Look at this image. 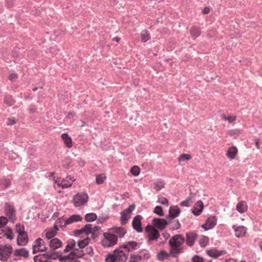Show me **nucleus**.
Segmentation results:
<instances>
[{
    "mask_svg": "<svg viewBox=\"0 0 262 262\" xmlns=\"http://www.w3.org/2000/svg\"><path fill=\"white\" fill-rule=\"evenodd\" d=\"M131 173L134 176H138L140 172V168L137 166H134L130 170Z\"/></svg>",
    "mask_w": 262,
    "mask_h": 262,
    "instance_id": "45",
    "label": "nucleus"
},
{
    "mask_svg": "<svg viewBox=\"0 0 262 262\" xmlns=\"http://www.w3.org/2000/svg\"><path fill=\"white\" fill-rule=\"evenodd\" d=\"M208 242V239L207 238L203 239V240H200V244L202 247H205Z\"/></svg>",
    "mask_w": 262,
    "mask_h": 262,
    "instance_id": "58",
    "label": "nucleus"
},
{
    "mask_svg": "<svg viewBox=\"0 0 262 262\" xmlns=\"http://www.w3.org/2000/svg\"><path fill=\"white\" fill-rule=\"evenodd\" d=\"M210 9L208 7H205L203 10L204 14H207L209 12Z\"/></svg>",
    "mask_w": 262,
    "mask_h": 262,
    "instance_id": "62",
    "label": "nucleus"
},
{
    "mask_svg": "<svg viewBox=\"0 0 262 262\" xmlns=\"http://www.w3.org/2000/svg\"><path fill=\"white\" fill-rule=\"evenodd\" d=\"M180 213V209L177 206H172L169 207V214L166 216V219L170 221L179 215Z\"/></svg>",
    "mask_w": 262,
    "mask_h": 262,
    "instance_id": "14",
    "label": "nucleus"
},
{
    "mask_svg": "<svg viewBox=\"0 0 262 262\" xmlns=\"http://www.w3.org/2000/svg\"><path fill=\"white\" fill-rule=\"evenodd\" d=\"M16 123V120L14 117H11L7 119V124L12 125Z\"/></svg>",
    "mask_w": 262,
    "mask_h": 262,
    "instance_id": "53",
    "label": "nucleus"
},
{
    "mask_svg": "<svg viewBox=\"0 0 262 262\" xmlns=\"http://www.w3.org/2000/svg\"><path fill=\"white\" fill-rule=\"evenodd\" d=\"M130 217V214L125 212L124 210L121 212L120 222L122 225L126 224L129 219Z\"/></svg>",
    "mask_w": 262,
    "mask_h": 262,
    "instance_id": "30",
    "label": "nucleus"
},
{
    "mask_svg": "<svg viewBox=\"0 0 262 262\" xmlns=\"http://www.w3.org/2000/svg\"><path fill=\"white\" fill-rule=\"evenodd\" d=\"M61 138L63 140L66 145L68 148H71L72 146V139L67 133L62 134L61 135Z\"/></svg>",
    "mask_w": 262,
    "mask_h": 262,
    "instance_id": "29",
    "label": "nucleus"
},
{
    "mask_svg": "<svg viewBox=\"0 0 262 262\" xmlns=\"http://www.w3.org/2000/svg\"><path fill=\"white\" fill-rule=\"evenodd\" d=\"M68 247H70L71 249L73 250L69 255L64 256L61 257L60 260H63L66 262H72V260L75 259L76 257H81L83 255V253L81 252H79L78 249L76 247V243L73 239H70L67 243Z\"/></svg>",
    "mask_w": 262,
    "mask_h": 262,
    "instance_id": "2",
    "label": "nucleus"
},
{
    "mask_svg": "<svg viewBox=\"0 0 262 262\" xmlns=\"http://www.w3.org/2000/svg\"><path fill=\"white\" fill-rule=\"evenodd\" d=\"M138 244L135 241H129L121 246V248L125 250L127 252H132L138 248Z\"/></svg>",
    "mask_w": 262,
    "mask_h": 262,
    "instance_id": "15",
    "label": "nucleus"
},
{
    "mask_svg": "<svg viewBox=\"0 0 262 262\" xmlns=\"http://www.w3.org/2000/svg\"><path fill=\"white\" fill-rule=\"evenodd\" d=\"M171 256L170 252H167L164 250H161L157 254L159 260H163L168 259Z\"/></svg>",
    "mask_w": 262,
    "mask_h": 262,
    "instance_id": "31",
    "label": "nucleus"
},
{
    "mask_svg": "<svg viewBox=\"0 0 262 262\" xmlns=\"http://www.w3.org/2000/svg\"><path fill=\"white\" fill-rule=\"evenodd\" d=\"M141 40L142 42H146L150 38V35L146 30L142 31L141 33Z\"/></svg>",
    "mask_w": 262,
    "mask_h": 262,
    "instance_id": "37",
    "label": "nucleus"
},
{
    "mask_svg": "<svg viewBox=\"0 0 262 262\" xmlns=\"http://www.w3.org/2000/svg\"><path fill=\"white\" fill-rule=\"evenodd\" d=\"M116 262H125L127 259L128 254L125 253L121 246L114 251Z\"/></svg>",
    "mask_w": 262,
    "mask_h": 262,
    "instance_id": "9",
    "label": "nucleus"
},
{
    "mask_svg": "<svg viewBox=\"0 0 262 262\" xmlns=\"http://www.w3.org/2000/svg\"><path fill=\"white\" fill-rule=\"evenodd\" d=\"M221 118L224 120L228 121L229 123H232L236 120L235 116H226L224 114L221 115Z\"/></svg>",
    "mask_w": 262,
    "mask_h": 262,
    "instance_id": "41",
    "label": "nucleus"
},
{
    "mask_svg": "<svg viewBox=\"0 0 262 262\" xmlns=\"http://www.w3.org/2000/svg\"><path fill=\"white\" fill-rule=\"evenodd\" d=\"M186 235L187 245L189 246H192L196 237V234L192 233H187Z\"/></svg>",
    "mask_w": 262,
    "mask_h": 262,
    "instance_id": "28",
    "label": "nucleus"
},
{
    "mask_svg": "<svg viewBox=\"0 0 262 262\" xmlns=\"http://www.w3.org/2000/svg\"><path fill=\"white\" fill-rule=\"evenodd\" d=\"M171 256L176 257L183 250L184 238L181 234L173 236L168 241Z\"/></svg>",
    "mask_w": 262,
    "mask_h": 262,
    "instance_id": "1",
    "label": "nucleus"
},
{
    "mask_svg": "<svg viewBox=\"0 0 262 262\" xmlns=\"http://www.w3.org/2000/svg\"><path fill=\"white\" fill-rule=\"evenodd\" d=\"M12 252V248L11 246H3L0 249V259L2 260H6L7 259Z\"/></svg>",
    "mask_w": 262,
    "mask_h": 262,
    "instance_id": "8",
    "label": "nucleus"
},
{
    "mask_svg": "<svg viewBox=\"0 0 262 262\" xmlns=\"http://www.w3.org/2000/svg\"><path fill=\"white\" fill-rule=\"evenodd\" d=\"M97 215L94 213H87L85 215V220L86 222H93L97 219Z\"/></svg>",
    "mask_w": 262,
    "mask_h": 262,
    "instance_id": "36",
    "label": "nucleus"
},
{
    "mask_svg": "<svg viewBox=\"0 0 262 262\" xmlns=\"http://www.w3.org/2000/svg\"><path fill=\"white\" fill-rule=\"evenodd\" d=\"M191 159V156L190 155L183 154L179 156V157L178 158V160L180 162H183L190 160Z\"/></svg>",
    "mask_w": 262,
    "mask_h": 262,
    "instance_id": "43",
    "label": "nucleus"
},
{
    "mask_svg": "<svg viewBox=\"0 0 262 262\" xmlns=\"http://www.w3.org/2000/svg\"><path fill=\"white\" fill-rule=\"evenodd\" d=\"M89 196L86 193L79 192L73 198V204L75 207H78L85 204L88 201Z\"/></svg>",
    "mask_w": 262,
    "mask_h": 262,
    "instance_id": "4",
    "label": "nucleus"
},
{
    "mask_svg": "<svg viewBox=\"0 0 262 262\" xmlns=\"http://www.w3.org/2000/svg\"><path fill=\"white\" fill-rule=\"evenodd\" d=\"M204 208V204L201 200L195 203L192 209V212L195 216L199 215Z\"/></svg>",
    "mask_w": 262,
    "mask_h": 262,
    "instance_id": "17",
    "label": "nucleus"
},
{
    "mask_svg": "<svg viewBox=\"0 0 262 262\" xmlns=\"http://www.w3.org/2000/svg\"><path fill=\"white\" fill-rule=\"evenodd\" d=\"M54 183L57 184L58 186L61 187L62 188H69L72 185V182H70L68 179H63L61 181H60L59 180H58V179L55 180V178L54 177Z\"/></svg>",
    "mask_w": 262,
    "mask_h": 262,
    "instance_id": "20",
    "label": "nucleus"
},
{
    "mask_svg": "<svg viewBox=\"0 0 262 262\" xmlns=\"http://www.w3.org/2000/svg\"><path fill=\"white\" fill-rule=\"evenodd\" d=\"M235 230V235L237 237H241L244 236L246 233V228L243 226H239L237 228L233 226Z\"/></svg>",
    "mask_w": 262,
    "mask_h": 262,
    "instance_id": "24",
    "label": "nucleus"
},
{
    "mask_svg": "<svg viewBox=\"0 0 262 262\" xmlns=\"http://www.w3.org/2000/svg\"><path fill=\"white\" fill-rule=\"evenodd\" d=\"M192 259L193 262H203V258L196 255L194 256Z\"/></svg>",
    "mask_w": 262,
    "mask_h": 262,
    "instance_id": "56",
    "label": "nucleus"
},
{
    "mask_svg": "<svg viewBox=\"0 0 262 262\" xmlns=\"http://www.w3.org/2000/svg\"><path fill=\"white\" fill-rule=\"evenodd\" d=\"M193 194L192 193H190L189 196L184 201H182L180 205L182 206L188 207L189 206V202L191 200V199L193 197Z\"/></svg>",
    "mask_w": 262,
    "mask_h": 262,
    "instance_id": "42",
    "label": "nucleus"
},
{
    "mask_svg": "<svg viewBox=\"0 0 262 262\" xmlns=\"http://www.w3.org/2000/svg\"><path fill=\"white\" fill-rule=\"evenodd\" d=\"M106 179V177L104 174H100L96 176V183L98 184H102Z\"/></svg>",
    "mask_w": 262,
    "mask_h": 262,
    "instance_id": "40",
    "label": "nucleus"
},
{
    "mask_svg": "<svg viewBox=\"0 0 262 262\" xmlns=\"http://www.w3.org/2000/svg\"><path fill=\"white\" fill-rule=\"evenodd\" d=\"M145 231L148 233L149 241H156L160 236L158 231L151 225H147L145 227Z\"/></svg>",
    "mask_w": 262,
    "mask_h": 262,
    "instance_id": "6",
    "label": "nucleus"
},
{
    "mask_svg": "<svg viewBox=\"0 0 262 262\" xmlns=\"http://www.w3.org/2000/svg\"><path fill=\"white\" fill-rule=\"evenodd\" d=\"M105 260L106 262H116L114 251L113 253L108 254L105 257Z\"/></svg>",
    "mask_w": 262,
    "mask_h": 262,
    "instance_id": "38",
    "label": "nucleus"
},
{
    "mask_svg": "<svg viewBox=\"0 0 262 262\" xmlns=\"http://www.w3.org/2000/svg\"><path fill=\"white\" fill-rule=\"evenodd\" d=\"M17 78V75L16 73H11L9 76V79L11 81H14Z\"/></svg>",
    "mask_w": 262,
    "mask_h": 262,
    "instance_id": "57",
    "label": "nucleus"
},
{
    "mask_svg": "<svg viewBox=\"0 0 262 262\" xmlns=\"http://www.w3.org/2000/svg\"><path fill=\"white\" fill-rule=\"evenodd\" d=\"M217 220L214 216H210L208 217L205 224L202 225L205 231L212 229L216 224Z\"/></svg>",
    "mask_w": 262,
    "mask_h": 262,
    "instance_id": "10",
    "label": "nucleus"
},
{
    "mask_svg": "<svg viewBox=\"0 0 262 262\" xmlns=\"http://www.w3.org/2000/svg\"><path fill=\"white\" fill-rule=\"evenodd\" d=\"M158 202L163 205H165L166 206L168 205V201L166 198L164 197H159Z\"/></svg>",
    "mask_w": 262,
    "mask_h": 262,
    "instance_id": "51",
    "label": "nucleus"
},
{
    "mask_svg": "<svg viewBox=\"0 0 262 262\" xmlns=\"http://www.w3.org/2000/svg\"><path fill=\"white\" fill-rule=\"evenodd\" d=\"M208 254L211 257L217 258L218 257L224 255L226 253V251L223 250H217L216 249H212L207 251Z\"/></svg>",
    "mask_w": 262,
    "mask_h": 262,
    "instance_id": "19",
    "label": "nucleus"
},
{
    "mask_svg": "<svg viewBox=\"0 0 262 262\" xmlns=\"http://www.w3.org/2000/svg\"><path fill=\"white\" fill-rule=\"evenodd\" d=\"M248 207L246 202H239L236 207V210L240 213H244L247 211Z\"/></svg>",
    "mask_w": 262,
    "mask_h": 262,
    "instance_id": "26",
    "label": "nucleus"
},
{
    "mask_svg": "<svg viewBox=\"0 0 262 262\" xmlns=\"http://www.w3.org/2000/svg\"><path fill=\"white\" fill-rule=\"evenodd\" d=\"M165 183L162 180H158L154 184V188L157 191H160L164 187Z\"/></svg>",
    "mask_w": 262,
    "mask_h": 262,
    "instance_id": "32",
    "label": "nucleus"
},
{
    "mask_svg": "<svg viewBox=\"0 0 262 262\" xmlns=\"http://www.w3.org/2000/svg\"><path fill=\"white\" fill-rule=\"evenodd\" d=\"M135 206L134 205H131L128 206V207L124 210L125 212H127L128 213L131 214L132 212L135 209Z\"/></svg>",
    "mask_w": 262,
    "mask_h": 262,
    "instance_id": "54",
    "label": "nucleus"
},
{
    "mask_svg": "<svg viewBox=\"0 0 262 262\" xmlns=\"http://www.w3.org/2000/svg\"><path fill=\"white\" fill-rule=\"evenodd\" d=\"M11 181L8 179H5L1 182V185L4 188H7L10 186Z\"/></svg>",
    "mask_w": 262,
    "mask_h": 262,
    "instance_id": "50",
    "label": "nucleus"
},
{
    "mask_svg": "<svg viewBox=\"0 0 262 262\" xmlns=\"http://www.w3.org/2000/svg\"><path fill=\"white\" fill-rule=\"evenodd\" d=\"M56 51H57V50L55 48L53 47V48H50V52L52 53L56 54H57Z\"/></svg>",
    "mask_w": 262,
    "mask_h": 262,
    "instance_id": "63",
    "label": "nucleus"
},
{
    "mask_svg": "<svg viewBox=\"0 0 262 262\" xmlns=\"http://www.w3.org/2000/svg\"><path fill=\"white\" fill-rule=\"evenodd\" d=\"M61 245V242L57 238L52 239L49 242V246L50 248L53 250L60 248Z\"/></svg>",
    "mask_w": 262,
    "mask_h": 262,
    "instance_id": "22",
    "label": "nucleus"
},
{
    "mask_svg": "<svg viewBox=\"0 0 262 262\" xmlns=\"http://www.w3.org/2000/svg\"><path fill=\"white\" fill-rule=\"evenodd\" d=\"M4 101L9 106L12 105L13 103V101L11 97H6Z\"/></svg>",
    "mask_w": 262,
    "mask_h": 262,
    "instance_id": "55",
    "label": "nucleus"
},
{
    "mask_svg": "<svg viewBox=\"0 0 262 262\" xmlns=\"http://www.w3.org/2000/svg\"><path fill=\"white\" fill-rule=\"evenodd\" d=\"M28 234L26 232L19 234L17 237V244L20 246H24L28 243Z\"/></svg>",
    "mask_w": 262,
    "mask_h": 262,
    "instance_id": "21",
    "label": "nucleus"
},
{
    "mask_svg": "<svg viewBox=\"0 0 262 262\" xmlns=\"http://www.w3.org/2000/svg\"><path fill=\"white\" fill-rule=\"evenodd\" d=\"M16 231L19 234L23 233L24 232H25V228L24 226L23 225H21L20 224H17L16 225Z\"/></svg>",
    "mask_w": 262,
    "mask_h": 262,
    "instance_id": "49",
    "label": "nucleus"
},
{
    "mask_svg": "<svg viewBox=\"0 0 262 262\" xmlns=\"http://www.w3.org/2000/svg\"><path fill=\"white\" fill-rule=\"evenodd\" d=\"M242 133V130L240 129H232L228 130V134L231 137H237L241 135Z\"/></svg>",
    "mask_w": 262,
    "mask_h": 262,
    "instance_id": "35",
    "label": "nucleus"
},
{
    "mask_svg": "<svg viewBox=\"0 0 262 262\" xmlns=\"http://www.w3.org/2000/svg\"><path fill=\"white\" fill-rule=\"evenodd\" d=\"M111 230L121 238L123 237L126 233V231L125 228L121 227L115 226L113 227Z\"/></svg>",
    "mask_w": 262,
    "mask_h": 262,
    "instance_id": "27",
    "label": "nucleus"
},
{
    "mask_svg": "<svg viewBox=\"0 0 262 262\" xmlns=\"http://www.w3.org/2000/svg\"><path fill=\"white\" fill-rule=\"evenodd\" d=\"M4 212L10 222L14 223L16 220V210L14 207L8 203L5 205Z\"/></svg>",
    "mask_w": 262,
    "mask_h": 262,
    "instance_id": "5",
    "label": "nucleus"
},
{
    "mask_svg": "<svg viewBox=\"0 0 262 262\" xmlns=\"http://www.w3.org/2000/svg\"><path fill=\"white\" fill-rule=\"evenodd\" d=\"M8 219L4 216H0V228H3L8 223Z\"/></svg>",
    "mask_w": 262,
    "mask_h": 262,
    "instance_id": "47",
    "label": "nucleus"
},
{
    "mask_svg": "<svg viewBox=\"0 0 262 262\" xmlns=\"http://www.w3.org/2000/svg\"><path fill=\"white\" fill-rule=\"evenodd\" d=\"M90 240L89 238L86 237L82 240L79 241L77 243L78 247L80 249L85 248L89 244Z\"/></svg>",
    "mask_w": 262,
    "mask_h": 262,
    "instance_id": "34",
    "label": "nucleus"
},
{
    "mask_svg": "<svg viewBox=\"0 0 262 262\" xmlns=\"http://www.w3.org/2000/svg\"><path fill=\"white\" fill-rule=\"evenodd\" d=\"M225 262H237L235 259L229 258L228 259L226 260Z\"/></svg>",
    "mask_w": 262,
    "mask_h": 262,
    "instance_id": "64",
    "label": "nucleus"
},
{
    "mask_svg": "<svg viewBox=\"0 0 262 262\" xmlns=\"http://www.w3.org/2000/svg\"><path fill=\"white\" fill-rule=\"evenodd\" d=\"M66 220L63 219V217H60L58 219L57 221V223L59 224V226L61 227H64L63 226V222L65 221Z\"/></svg>",
    "mask_w": 262,
    "mask_h": 262,
    "instance_id": "59",
    "label": "nucleus"
},
{
    "mask_svg": "<svg viewBox=\"0 0 262 262\" xmlns=\"http://www.w3.org/2000/svg\"><path fill=\"white\" fill-rule=\"evenodd\" d=\"M154 212L160 216L164 215V212L162 208L160 206H157L155 207Z\"/></svg>",
    "mask_w": 262,
    "mask_h": 262,
    "instance_id": "44",
    "label": "nucleus"
},
{
    "mask_svg": "<svg viewBox=\"0 0 262 262\" xmlns=\"http://www.w3.org/2000/svg\"><path fill=\"white\" fill-rule=\"evenodd\" d=\"M82 233H85L86 235L92 233V225L86 224L81 229L74 231V234L76 236L79 235Z\"/></svg>",
    "mask_w": 262,
    "mask_h": 262,
    "instance_id": "16",
    "label": "nucleus"
},
{
    "mask_svg": "<svg viewBox=\"0 0 262 262\" xmlns=\"http://www.w3.org/2000/svg\"><path fill=\"white\" fill-rule=\"evenodd\" d=\"M133 255L140 262H144L150 257L149 252L145 249L141 250L137 254Z\"/></svg>",
    "mask_w": 262,
    "mask_h": 262,
    "instance_id": "12",
    "label": "nucleus"
},
{
    "mask_svg": "<svg viewBox=\"0 0 262 262\" xmlns=\"http://www.w3.org/2000/svg\"><path fill=\"white\" fill-rule=\"evenodd\" d=\"M191 34L194 37H198L200 35V30L196 27H193L191 29Z\"/></svg>",
    "mask_w": 262,
    "mask_h": 262,
    "instance_id": "48",
    "label": "nucleus"
},
{
    "mask_svg": "<svg viewBox=\"0 0 262 262\" xmlns=\"http://www.w3.org/2000/svg\"><path fill=\"white\" fill-rule=\"evenodd\" d=\"M66 179H68V180H69V181L70 182H73V181H75V179H74V177H72V176H68L66 178Z\"/></svg>",
    "mask_w": 262,
    "mask_h": 262,
    "instance_id": "61",
    "label": "nucleus"
},
{
    "mask_svg": "<svg viewBox=\"0 0 262 262\" xmlns=\"http://www.w3.org/2000/svg\"><path fill=\"white\" fill-rule=\"evenodd\" d=\"M56 234V231L51 229L48 230L46 233V237L48 239H51Z\"/></svg>",
    "mask_w": 262,
    "mask_h": 262,
    "instance_id": "46",
    "label": "nucleus"
},
{
    "mask_svg": "<svg viewBox=\"0 0 262 262\" xmlns=\"http://www.w3.org/2000/svg\"><path fill=\"white\" fill-rule=\"evenodd\" d=\"M32 249L33 253L35 254L37 252L45 251L47 250V247L44 241L41 238H38L34 242Z\"/></svg>",
    "mask_w": 262,
    "mask_h": 262,
    "instance_id": "7",
    "label": "nucleus"
},
{
    "mask_svg": "<svg viewBox=\"0 0 262 262\" xmlns=\"http://www.w3.org/2000/svg\"><path fill=\"white\" fill-rule=\"evenodd\" d=\"M100 230V228L98 226H95L94 227V228H92V233L96 232L97 231H98Z\"/></svg>",
    "mask_w": 262,
    "mask_h": 262,
    "instance_id": "60",
    "label": "nucleus"
},
{
    "mask_svg": "<svg viewBox=\"0 0 262 262\" xmlns=\"http://www.w3.org/2000/svg\"><path fill=\"white\" fill-rule=\"evenodd\" d=\"M151 223L155 228L160 230H163L168 224V222L165 219L154 218L152 220Z\"/></svg>",
    "mask_w": 262,
    "mask_h": 262,
    "instance_id": "11",
    "label": "nucleus"
},
{
    "mask_svg": "<svg viewBox=\"0 0 262 262\" xmlns=\"http://www.w3.org/2000/svg\"><path fill=\"white\" fill-rule=\"evenodd\" d=\"M85 253L90 256L93 254V249L91 246H86L85 249Z\"/></svg>",
    "mask_w": 262,
    "mask_h": 262,
    "instance_id": "52",
    "label": "nucleus"
},
{
    "mask_svg": "<svg viewBox=\"0 0 262 262\" xmlns=\"http://www.w3.org/2000/svg\"><path fill=\"white\" fill-rule=\"evenodd\" d=\"M81 216L79 214H73L70 216L69 218L66 219L63 222V226H66L68 225L72 224L74 223L80 222L82 220Z\"/></svg>",
    "mask_w": 262,
    "mask_h": 262,
    "instance_id": "18",
    "label": "nucleus"
},
{
    "mask_svg": "<svg viewBox=\"0 0 262 262\" xmlns=\"http://www.w3.org/2000/svg\"><path fill=\"white\" fill-rule=\"evenodd\" d=\"M103 237L101 243L104 247H111L117 243L118 237L114 234L105 232L103 233Z\"/></svg>",
    "mask_w": 262,
    "mask_h": 262,
    "instance_id": "3",
    "label": "nucleus"
},
{
    "mask_svg": "<svg viewBox=\"0 0 262 262\" xmlns=\"http://www.w3.org/2000/svg\"><path fill=\"white\" fill-rule=\"evenodd\" d=\"M43 255L46 260H48V259H55L57 256V254L52 251L47 252L43 254Z\"/></svg>",
    "mask_w": 262,
    "mask_h": 262,
    "instance_id": "33",
    "label": "nucleus"
},
{
    "mask_svg": "<svg viewBox=\"0 0 262 262\" xmlns=\"http://www.w3.org/2000/svg\"><path fill=\"white\" fill-rule=\"evenodd\" d=\"M34 260L35 262H52L51 261L46 260L43 254H39L35 256Z\"/></svg>",
    "mask_w": 262,
    "mask_h": 262,
    "instance_id": "39",
    "label": "nucleus"
},
{
    "mask_svg": "<svg viewBox=\"0 0 262 262\" xmlns=\"http://www.w3.org/2000/svg\"><path fill=\"white\" fill-rule=\"evenodd\" d=\"M237 151V149L235 146H232L228 149L226 156L230 160H233L235 158Z\"/></svg>",
    "mask_w": 262,
    "mask_h": 262,
    "instance_id": "25",
    "label": "nucleus"
},
{
    "mask_svg": "<svg viewBox=\"0 0 262 262\" xmlns=\"http://www.w3.org/2000/svg\"><path fill=\"white\" fill-rule=\"evenodd\" d=\"M14 255L15 256H22L26 258L29 256V251L26 249L22 248L16 249L14 252Z\"/></svg>",
    "mask_w": 262,
    "mask_h": 262,
    "instance_id": "23",
    "label": "nucleus"
},
{
    "mask_svg": "<svg viewBox=\"0 0 262 262\" xmlns=\"http://www.w3.org/2000/svg\"><path fill=\"white\" fill-rule=\"evenodd\" d=\"M142 219V217L141 215H137L133 219L132 221L133 229L138 233L142 232L143 231L141 222Z\"/></svg>",
    "mask_w": 262,
    "mask_h": 262,
    "instance_id": "13",
    "label": "nucleus"
}]
</instances>
